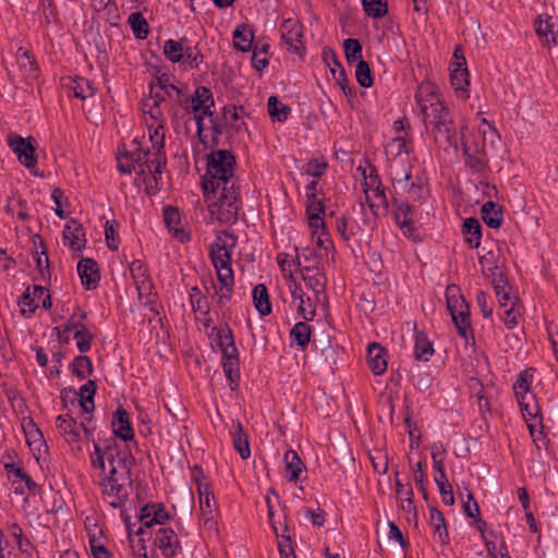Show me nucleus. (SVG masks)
Here are the masks:
<instances>
[{
  "mask_svg": "<svg viewBox=\"0 0 558 558\" xmlns=\"http://www.w3.org/2000/svg\"><path fill=\"white\" fill-rule=\"evenodd\" d=\"M235 158L227 149L211 151L207 156V169L203 178V191L208 210L221 223H232L239 213V192L232 180Z\"/></svg>",
  "mask_w": 558,
  "mask_h": 558,
  "instance_id": "f257e3e1",
  "label": "nucleus"
},
{
  "mask_svg": "<svg viewBox=\"0 0 558 558\" xmlns=\"http://www.w3.org/2000/svg\"><path fill=\"white\" fill-rule=\"evenodd\" d=\"M90 459L92 464L104 473L100 481L132 484V460L128 457L114 456L111 445L101 448L98 442L94 441V454Z\"/></svg>",
  "mask_w": 558,
  "mask_h": 558,
  "instance_id": "f03ea898",
  "label": "nucleus"
},
{
  "mask_svg": "<svg viewBox=\"0 0 558 558\" xmlns=\"http://www.w3.org/2000/svg\"><path fill=\"white\" fill-rule=\"evenodd\" d=\"M363 177V187L365 194V203L371 213V216L365 210L364 223L368 229H374L377 225V220L381 216L384 209V189L381 186V179L378 174L377 169L365 161L364 166L357 168Z\"/></svg>",
  "mask_w": 558,
  "mask_h": 558,
  "instance_id": "7ed1b4c3",
  "label": "nucleus"
},
{
  "mask_svg": "<svg viewBox=\"0 0 558 558\" xmlns=\"http://www.w3.org/2000/svg\"><path fill=\"white\" fill-rule=\"evenodd\" d=\"M192 474L197 486L199 508L202 518L204 520V525L206 529L216 530L217 521L215 520V514L218 511V508L215 496L210 490L208 483H205L201 480V477H203V471L201 466L194 465L192 469Z\"/></svg>",
  "mask_w": 558,
  "mask_h": 558,
  "instance_id": "20e7f679",
  "label": "nucleus"
},
{
  "mask_svg": "<svg viewBox=\"0 0 558 558\" xmlns=\"http://www.w3.org/2000/svg\"><path fill=\"white\" fill-rule=\"evenodd\" d=\"M453 290H458L456 286H449L446 290L448 311L450 312L458 333L463 337L466 342H469L470 338L472 340V344H474L475 338L470 324L469 304L462 298L461 300H453V298H450L449 293Z\"/></svg>",
  "mask_w": 558,
  "mask_h": 558,
  "instance_id": "39448f33",
  "label": "nucleus"
},
{
  "mask_svg": "<svg viewBox=\"0 0 558 558\" xmlns=\"http://www.w3.org/2000/svg\"><path fill=\"white\" fill-rule=\"evenodd\" d=\"M8 145L16 155L19 161L24 165L27 169H34L37 165L36 151V140L33 136L27 138L21 135L10 133L8 135Z\"/></svg>",
  "mask_w": 558,
  "mask_h": 558,
  "instance_id": "423d86ee",
  "label": "nucleus"
},
{
  "mask_svg": "<svg viewBox=\"0 0 558 558\" xmlns=\"http://www.w3.org/2000/svg\"><path fill=\"white\" fill-rule=\"evenodd\" d=\"M392 202L395 206L393 218L397 226L401 229L403 234L414 242L418 241L413 226V209L408 203H398L395 195H392Z\"/></svg>",
  "mask_w": 558,
  "mask_h": 558,
  "instance_id": "0eeeda50",
  "label": "nucleus"
},
{
  "mask_svg": "<svg viewBox=\"0 0 558 558\" xmlns=\"http://www.w3.org/2000/svg\"><path fill=\"white\" fill-rule=\"evenodd\" d=\"M104 500L112 508H121L129 498L132 484L100 481Z\"/></svg>",
  "mask_w": 558,
  "mask_h": 558,
  "instance_id": "6e6552de",
  "label": "nucleus"
},
{
  "mask_svg": "<svg viewBox=\"0 0 558 558\" xmlns=\"http://www.w3.org/2000/svg\"><path fill=\"white\" fill-rule=\"evenodd\" d=\"M423 122L426 129V132L434 129V125H441V123H450L453 120V117L446 106L445 102H436L430 105L429 107H423Z\"/></svg>",
  "mask_w": 558,
  "mask_h": 558,
  "instance_id": "1a4fd4ad",
  "label": "nucleus"
},
{
  "mask_svg": "<svg viewBox=\"0 0 558 558\" xmlns=\"http://www.w3.org/2000/svg\"><path fill=\"white\" fill-rule=\"evenodd\" d=\"M323 61L330 69L332 77L339 84L345 95L351 94L349 80L347 77L344 68L340 63L336 52L330 47H325L322 53Z\"/></svg>",
  "mask_w": 558,
  "mask_h": 558,
  "instance_id": "9d476101",
  "label": "nucleus"
},
{
  "mask_svg": "<svg viewBox=\"0 0 558 558\" xmlns=\"http://www.w3.org/2000/svg\"><path fill=\"white\" fill-rule=\"evenodd\" d=\"M154 543L166 558H172L181 550L179 537L170 527H160Z\"/></svg>",
  "mask_w": 558,
  "mask_h": 558,
  "instance_id": "9b49d317",
  "label": "nucleus"
},
{
  "mask_svg": "<svg viewBox=\"0 0 558 558\" xmlns=\"http://www.w3.org/2000/svg\"><path fill=\"white\" fill-rule=\"evenodd\" d=\"M436 145L445 150L450 147L458 148L457 128L454 121L434 125V129L427 132Z\"/></svg>",
  "mask_w": 558,
  "mask_h": 558,
  "instance_id": "f8f14e48",
  "label": "nucleus"
},
{
  "mask_svg": "<svg viewBox=\"0 0 558 558\" xmlns=\"http://www.w3.org/2000/svg\"><path fill=\"white\" fill-rule=\"evenodd\" d=\"M302 38V25L291 19L284 20L281 25L282 41L295 52H299L303 48Z\"/></svg>",
  "mask_w": 558,
  "mask_h": 558,
  "instance_id": "ddd939ff",
  "label": "nucleus"
},
{
  "mask_svg": "<svg viewBox=\"0 0 558 558\" xmlns=\"http://www.w3.org/2000/svg\"><path fill=\"white\" fill-rule=\"evenodd\" d=\"M493 286L500 308H506L511 304L519 305V298L512 293V287L504 274L500 272L494 278Z\"/></svg>",
  "mask_w": 558,
  "mask_h": 558,
  "instance_id": "4468645a",
  "label": "nucleus"
},
{
  "mask_svg": "<svg viewBox=\"0 0 558 558\" xmlns=\"http://www.w3.org/2000/svg\"><path fill=\"white\" fill-rule=\"evenodd\" d=\"M169 518L163 504H148L141 509L140 521L145 527H150L153 524H165Z\"/></svg>",
  "mask_w": 558,
  "mask_h": 558,
  "instance_id": "2eb2a0df",
  "label": "nucleus"
},
{
  "mask_svg": "<svg viewBox=\"0 0 558 558\" xmlns=\"http://www.w3.org/2000/svg\"><path fill=\"white\" fill-rule=\"evenodd\" d=\"M84 229L76 220L71 219L64 227L62 236L65 244L73 251H81L85 245Z\"/></svg>",
  "mask_w": 558,
  "mask_h": 558,
  "instance_id": "dca6fc26",
  "label": "nucleus"
},
{
  "mask_svg": "<svg viewBox=\"0 0 558 558\" xmlns=\"http://www.w3.org/2000/svg\"><path fill=\"white\" fill-rule=\"evenodd\" d=\"M77 272L87 289L96 288L100 280L98 265L92 258H82L77 264Z\"/></svg>",
  "mask_w": 558,
  "mask_h": 558,
  "instance_id": "f3484780",
  "label": "nucleus"
},
{
  "mask_svg": "<svg viewBox=\"0 0 558 558\" xmlns=\"http://www.w3.org/2000/svg\"><path fill=\"white\" fill-rule=\"evenodd\" d=\"M46 288L43 286H34L33 291L28 287L19 300L21 306V314L29 317L38 307V301L45 295Z\"/></svg>",
  "mask_w": 558,
  "mask_h": 558,
  "instance_id": "a211bd4d",
  "label": "nucleus"
},
{
  "mask_svg": "<svg viewBox=\"0 0 558 558\" xmlns=\"http://www.w3.org/2000/svg\"><path fill=\"white\" fill-rule=\"evenodd\" d=\"M415 100L423 112V107H429L436 102H444L438 94L437 86L432 82H423L418 85L415 93Z\"/></svg>",
  "mask_w": 558,
  "mask_h": 558,
  "instance_id": "6ab92c4d",
  "label": "nucleus"
},
{
  "mask_svg": "<svg viewBox=\"0 0 558 558\" xmlns=\"http://www.w3.org/2000/svg\"><path fill=\"white\" fill-rule=\"evenodd\" d=\"M111 425L113 434L122 440H131L134 437L133 429L129 422V414L123 408L119 407L117 409Z\"/></svg>",
  "mask_w": 558,
  "mask_h": 558,
  "instance_id": "aec40b11",
  "label": "nucleus"
},
{
  "mask_svg": "<svg viewBox=\"0 0 558 558\" xmlns=\"http://www.w3.org/2000/svg\"><path fill=\"white\" fill-rule=\"evenodd\" d=\"M429 524L434 530V535L438 537L441 545L450 542L446 520L442 512L435 506L429 507Z\"/></svg>",
  "mask_w": 558,
  "mask_h": 558,
  "instance_id": "412c9836",
  "label": "nucleus"
},
{
  "mask_svg": "<svg viewBox=\"0 0 558 558\" xmlns=\"http://www.w3.org/2000/svg\"><path fill=\"white\" fill-rule=\"evenodd\" d=\"M56 425L68 442H74L78 439L80 426L70 414L59 415L56 418Z\"/></svg>",
  "mask_w": 558,
  "mask_h": 558,
  "instance_id": "4be33fe9",
  "label": "nucleus"
},
{
  "mask_svg": "<svg viewBox=\"0 0 558 558\" xmlns=\"http://www.w3.org/2000/svg\"><path fill=\"white\" fill-rule=\"evenodd\" d=\"M398 163L390 162L388 165L389 170V177L392 182V186L395 189V193L398 194V189L400 190H407L409 186H413V183L409 184V180L411 179V169L407 163L402 165L403 170L398 171L397 168Z\"/></svg>",
  "mask_w": 558,
  "mask_h": 558,
  "instance_id": "5701e85b",
  "label": "nucleus"
},
{
  "mask_svg": "<svg viewBox=\"0 0 558 558\" xmlns=\"http://www.w3.org/2000/svg\"><path fill=\"white\" fill-rule=\"evenodd\" d=\"M384 347L378 342H372L367 345L366 360L369 369L374 375L384 374Z\"/></svg>",
  "mask_w": 558,
  "mask_h": 558,
  "instance_id": "b1692460",
  "label": "nucleus"
},
{
  "mask_svg": "<svg viewBox=\"0 0 558 558\" xmlns=\"http://www.w3.org/2000/svg\"><path fill=\"white\" fill-rule=\"evenodd\" d=\"M410 129V123L408 118L398 119L392 124V131L396 133V136L391 140L390 146H397V155L400 156L404 150L407 140L409 137L408 130Z\"/></svg>",
  "mask_w": 558,
  "mask_h": 558,
  "instance_id": "393cba45",
  "label": "nucleus"
},
{
  "mask_svg": "<svg viewBox=\"0 0 558 558\" xmlns=\"http://www.w3.org/2000/svg\"><path fill=\"white\" fill-rule=\"evenodd\" d=\"M414 328H416V325H414ZM414 354L417 360L425 362L429 361L434 354L433 343L428 340L424 331L417 329H415Z\"/></svg>",
  "mask_w": 558,
  "mask_h": 558,
  "instance_id": "a878e982",
  "label": "nucleus"
},
{
  "mask_svg": "<svg viewBox=\"0 0 558 558\" xmlns=\"http://www.w3.org/2000/svg\"><path fill=\"white\" fill-rule=\"evenodd\" d=\"M308 204L306 207V214L308 217L310 226L314 229L324 227L322 215L324 214V206L320 199L316 197V194H308Z\"/></svg>",
  "mask_w": 558,
  "mask_h": 558,
  "instance_id": "bb28decb",
  "label": "nucleus"
},
{
  "mask_svg": "<svg viewBox=\"0 0 558 558\" xmlns=\"http://www.w3.org/2000/svg\"><path fill=\"white\" fill-rule=\"evenodd\" d=\"M463 233L466 234L465 242L471 248H476L481 244L482 226L478 219L470 217L463 222Z\"/></svg>",
  "mask_w": 558,
  "mask_h": 558,
  "instance_id": "cd10ccee",
  "label": "nucleus"
},
{
  "mask_svg": "<svg viewBox=\"0 0 558 558\" xmlns=\"http://www.w3.org/2000/svg\"><path fill=\"white\" fill-rule=\"evenodd\" d=\"M482 219L486 226L493 229H497L502 222L501 208L498 207L494 202H486L481 209Z\"/></svg>",
  "mask_w": 558,
  "mask_h": 558,
  "instance_id": "c85d7f7f",
  "label": "nucleus"
},
{
  "mask_svg": "<svg viewBox=\"0 0 558 558\" xmlns=\"http://www.w3.org/2000/svg\"><path fill=\"white\" fill-rule=\"evenodd\" d=\"M252 294L256 311L263 316L269 315L271 313V304L266 286L263 283L255 286Z\"/></svg>",
  "mask_w": 558,
  "mask_h": 558,
  "instance_id": "c756f323",
  "label": "nucleus"
},
{
  "mask_svg": "<svg viewBox=\"0 0 558 558\" xmlns=\"http://www.w3.org/2000/svg\"><path fill=\"white\" fill-rule=\"evenodd\" d=\"M187 44V38H181L180 40L168 39L163 44L162 52L165 57L173 62H180L184 58V49Z\"/></svg>",
  "mask_w": 558,
  "mask_h": 558,
  "instance_id": "7c9ffc66",
  "label": "nucleus"
},
{
  "mask_svg": "<svg viewBox=\"0 0 558 558\" xmlns=\"http://www.w3.org/2000/svg\"><path fill=\"white\" fill-rule=\"evenodd\" d=\"M234 429L231 432L233 446L240 453L242 459H247L251 456L250 444L247 435L243 430V426L240 422L233 423Z\"/></svg>",
  "mask_w": 558,
  "mask_h": 558,
  "instance_id": "2f4dec72",
  "label": "nucleus"
},
{
  "mask_svg": "<svg viewBox=\"0 0 558 558\" xmlns=\"http://www.w3.org/2000/svg\"><path fill=\"white\" fill-rule=\"evenodd\" d=\"M296 251V265L301 267V271L313 272L318 265L317 254L310 247L298 248Z\"/></svg>",
  "mask_w": 558,
  "mask_h": 558,
  "instance_id": "473e14b6",
  "label": "nucleus"
},
{
  "mask_svg": "<svg viewBox=\"0 0 558 558\" xmlns=\"http://www.w3.org/2000/svg\"><path fill=\"white\" fill-rule=\"evenodd\" d=\"M155 86H158L169 97H173V95L175 94L177 100L180 104H183V101L181 99V97L183 95L182 89L171 83V77L169 74L162 73L161 75L156 76L155 81H153L149 85L150 93L154 92Z\"/></svg>",
  "mask_w": 558,
  "mask_h": 558,
  "instance_id": "72a5a7b5",
  "label": "nucleus"
},
{
  "mask_svg": "<svg viewBox=\"0 0 558 558\" xmlns=\"http://www.w3.org/2000/svg\"><path fill=\"white\" fill-rule=\"evenodd\" d=\"M284 464L288 472V481L296 482L300 478V474L304 469V464L301 461L299 454L294 450H288L284 453Z\"/></svg>",
  "mask_w": 558,
  "mask_h": 558,
  "instance_id": "f704fd0d",
  "label": "nucleus"
},
{
  "mask_svg": "<svg viewBox=\"0 0 558 558\" xmlns=\"http://www.w3.org/2000/svg\"><path fill=\"white\" fill-rule=\"evenodd\" d=\"M253 32L244 24L239 25L233 32V45L235 49L246 52L251 50Z\"/></svg>",
  "mask_w": 558,
  "mask_h": 558,
  "instance_id": "c9c22d12",
  "label": "nucleus"
},
{
  "mask_svg": "<svg viewBox=\"0 0 558 558\" xmlns=\"http://www.w3.org/2000/svg\"><path fill=\"white\" fill-rule=\"evenodd\" d=\"M96 392V384L94 380H88L84 384L80 391H77V397H80L78 403L84 412L90 413L94 411V396Z\"/></svg>",
  "mask_w": 558,
  "mask_h": 558,
  "instance_id": "e433bc0d",
  "label": "nucleus"
},
{
  "mask_svg": "<svg viewBox=\"0 0 558 558\" xmlns=\"http://www.w3.org/2000/svg\"><path fill=\"white\" fill-rule=\"evenodd\" d=\"M451 84L457 93H461L462 98H468L469 93L465 86L469 85V72L468 68H456L450 73Z\"/></svg>",
  "mask_w": 558,
  "mask_h": 558,
  "instance_id": "4c0bfd02",
  "label": "nucleus"
},
{
  "mask_svg": "<svg viewBox=\"0 0 558 558\" xmlns=\"http://www.w3.org/2000/svg\"><path fill=\"white\" fill-rule=\"evenodd\" d=\"M267 107L271 119L278 122H284L291 112V108L288 105L281 104L277 96L268 98Z\"/></svg>",
  "mask_w": 558,
  "mask_h": 558,
  "instance_id": "58836bf2",
  "label": "nucleus"
},
{
  "mask_svg": "<svg viewBox=\"0 0 558 558\" xmlns=\"http://www.w3.org/2000/svg\"><path fill=\"white\" fill-rule=\"evenodd\" d=\"M163 219L167 227L170 230H173L175 238H178L181 242H184L189 239L187 234L182 229L177 227V225L180 222V215L175 208L166 207L163 210Z\"/></svg>",
  "mask_w": 558,
  "mask_h": 558,
  "instance_id": "ea45409f",
  "label": "nucleus"
},
{
  "mask_svg": "<svg viewBox=\"0 0 558 558\" xmlns=\"http://www.w3.org/2000/svg\"><path fill=\"white\" fill-rule=\"evenodd\" d=\"M189 101H191L193 112L199 111L202 106L206 105L207 102L214 105L213 94L210 89L205 86L197 87L194 95L190 99L185 100L186 104Z\"/></svg>",
  "mask_w": 558,
  "mask_h": 558,
  "instance_id": "a19ab883",
  "label": "nucleus"
},
{
  "mask_svg": "<svg viewBox=\"0 0 558 558\" xmlns=\"http://www.w3.org/2000/svg\"><path fill=\"white\" fill-rule=\"evenodd\" d=\"M216 270L217 277L221 284H233V271L231 268V256L227 258H222V260H217L213 263Z\"/></svg>",
  "mask_w": 558,
  "mask_h": 558,
  "instance_id": "79ce46f5",
  "label": "nucleus"
},
{
  "mask_svg": "<svg viewBox=\"0 0 558 558\" xmlns=\"http://www.w3.org/2000/svg\"><path fill=\"white\" fill-rule=\"evenodd\" d=\"M290 336L299 347L304 349L311 340V327L305 322H299L291 329Z\"/></svg>",
  "mask_w": 558,
  "mask_h": 558,
  "instance_id": "37998d69",
  "label": "nucleus"
},
{
  "mask_svg": "<svg viewBox=\"0 0 558 558\" xmlns=\"http://www.w3.org/2000/svg\"><path fill=\"white\" fill-rule=\"evenodd\" d=\"M16 59L20 68L23 71H25L27 76L31 78H35L37 75L38 65L33 60L29 52L27 50L20 48L16 54Z\"/></svg>",
  "mask_w": 558,
  "mask_h": 558,
  "instance_id": "c03bdc74",
  "label": "nucleus"
},
{
  "mask_svg": "<svg viewBox=\"0 0 558 558\" xmlns=\"http://www.w3.org/2000/svg\"><path fill=\"white\" fill-rule=\"evenodd\" d=\"M532 379H533V375L526 369V371H522L514 385H513V389H514V392H515V397L517 399H526L527 398V393L530 392V386L532 384Z\"/></svg>",
  "mask_w": 558,
  "mask_h": 558,
  "instance_id": "a18cd8bd",
  "label": "nucleus"
},
{
  "mask_svg": "<svg viewBox=\"0 0 558 558\" xmlns=\"http://www.w3.org/2000/svg\"><path fill=\"white\" fill-rule=\"evenodd\" d=\"M68 87L71 92H73L75 97L81 98V99H86L94 95L93 86L85 78L71 80Z\"/></svg>",
  "mask_w": 558,
  "mask_h": 558,
  "instance_id": "49530a36",
  "label": "nucleus"
},
{
  "mask_svg": "<svg viewBox=\"0 0 558 558\" xmlns=\"http://www.w3.org/2000/svg\"><path fill=\"white\" fill-rule=\"evenodd\" d=\"M131 28L138 39H145L148 35V23L140 12H134L129 16Z\"/></svg>",
  "mask_w": 558,
  "mask_h": 558,
  "instance_id": "de8ad7c7",
  "label": "nucleus"
},
{
  "mask_svg": "<svg viewBox=\"0 0 558 558\" xmlns=\"http://www.w3.org/2000/svg\"><path fill=\"white\" fill-rule=\"evenodd\" d=\"M154 148H157L156 159L153 161V163H156L154 169V177L153 180L156 184L155 189L158 190V178L157 174L162 173V168L166 166L167 159L165 156V153L162 151L165 146V135H161L160 140H156V142L153 144Z\"/></svg>",
  "mask_w": 558,
  "mask_h": 558,
  "instance_id": "09e8293b",
  "label": "nucleus"
},
{
  "mask_svg": "<svg viewBox=\"0 0 558 558\" xmlns=\"http://www.w3.org/2000/svg\"><path fill=\"white\" fill-rule=\"evenodd\" d=\"M72 371L80 378L85 379L93 372V364L88 356H76L72 362Z\"/></svg>",
  "mask_w": 558,
  "mask_h": 558,
  "instance_id": "8fccbe9b",
  "label": "nucleus"
},
{
  "mask_svg": "<svg viewBox=\"0 0 558 558\" xmlns=\"http://www.w3.org/2000/svg\"><path fill=\"white\" fill-rule=\"evenodd\" d=\"M347 61L353 63L362 60V45L357 39L348 38L343 41Z\"/></svg>",
  "mask_w": 558,
  "mask_h": 558,
  "instance_id": "3c124183",
  "label": "nucleus"
},
{
  "mask_svg": "<svg viewBox=\"0 0 558 558\" xmlns=\"http://www.w3.org/2000/svg\"><path fill=\"white\" fill-rule=\"evenodd\" d=\"M271 525H272L274 532L276 533L277 537H281L282 538V541H280L278 543V548H279V553H280L281 558H290V557H292V555H295L294 550H293V547L291 545V537H290V535H286V532L288 531L287 523H284L283 533L282 534H280L278 532V529L275 525V523H272Z\"/></svg>",
  "mask_w": 558,
  "mask_h": 558,
  "instance_id": "603ef678",
  "label": "nucleus"
},
{
  "mask_svg": "<svg viewBox=\"0 0 558 558\" xmlns=\"http://www.w3.org/2000/svg\"><path fill=\"white\" fill-rule=\"evenodd\" d=\"M304 281L307 283V286L315 291L316 294L323 292L325 290L326 280L324 276L318 270V267H316V270L313 272L307 271H301Z\"/></svg>",
  "mask_w": 558,
  "mask_h": 558,
  "instance_id": "864d4df0",
  "label": "nucleus"
},
{
  "mask_svg": "<svg viewBox=\"0 0 558 558\" xmlns=\"http://www.w3.org/2000/svg\"><path fill=\"white\" fill-rule=\"evenodd\" d=\"M356 81L363 87H371L373 84V77L371 74L369 65L366 61L360 60L356 65L355 72Z\"/></svg>",
  "mask_w": 558,
  "mask_h": 558,
  "instance_id": "5fc2aeb1",
  "label": "nucleus"
},
{
  "mask_svg": "<svg viewBox=\"0 0 558 558\" xmlns=\"http://www.w3.org/2000/svg\"><path fill=\"white\" fill-rule=\"evenodd\" d=\"M74 338L76 339V345L81 353H85L90 349V342L94 336L86 328V326H81L74 333Z\"/></svg>",
  "mask_w": 558,
  "mask_h": 558,
  "instance_id": "6e6d98bb",
  "label": "nucleus"
},
{
  "mask_svg": "<svg viewBox=\"0 0 558 558\" xmlns=\"http://www.w3.org/2000/svg\"><path fill=\"white\" fill-rule=\"evenodd\" d=\"M184 61L187 62V64L192 69H197L199 64L203 62L204 57L201 53V51L197 49L196 46H191L190 41L187 40V44L184 49Z\"/></svg>",
  "mask_w": 558,
  "mask_h": 558,
  "instance_id": "4d7b16f0",
  "label": "nucleus"
},
{
  "mask_svg": "<svg viewBox=\"0 0 558 558\" xmlns=\"http://www.w3.org/2000/svg\"><path fill=\"white\" fill-rule=\"evenodd\" d=\"M502 310L504 312L500 314V318L502 319L504 324L508 329L514 328L518 325V317L520 315L519 305L511 304V306Z\"/></svg>",
  "mask_w": 558,
  "mask_h": 558,
  "instance_id": "13d9d810",
  "label": "nucleus"
},
{
  "mask_svg": "<svg viewBox=\"0 0 558 558\" xmlns=\"http://www.w3.org/2000/svg\"><path fill=\"white\" fill-rule=\"evenodd\" d=\"M222 120H223V124L227 126H230L236 131L240 130L241 128V123H239V120H240V116L238 113V109L233 106H226L223 107L222 109Z\"/></svg>",
  "mask_w": 558,
  "mask_h": 558,
  "instance_id": "bf43d9fd",
  "label": "nucleus"
},
{
  "mask_svg": "<svg viewBox=\"0 0 558 558\" xmlns=\"http://www.w3.org/2000/svg\"><path fill=\"white\" fill-rule=\"evenodd\" d=\"M23 430L25 433L27 444L31 447L41 442L43 435L32 420H29L26 424H23Z\"/></svg>",
  "mask_w": 558,
  "mask_h": 558,
  "instance_id": "052dcab7",
  "label": "nucleus"
},
{
  "mask_svg": "<svg viewBox=\"0 0 558 558\" xmlns=\"http://www.w3.org/2000/svg\"><path fill=\"white\" fill-rule=\"evenodd\" d=\"M463 153L466 157L465 163L471 169L475 171H482L485 168V157L483 154H474L470 153V148L466 145H463Z\"/></svg>",
  "mask_w": 558,
  "mask_h": 558,
  "instance_id": "680f3d73",
  "label": "nucleus"
},
{
  "mask_svg": "<svg viewBox=\"0 0 558 558\" xmlns=\"http://www.w3.org/2000/svg\"><path fill=\"white\" fill-rule=\"evenodd\" d=\"M231 256L230 252L227 248L226 243L221 241V238L218 236L217 242L211 244L210 246V257L213 263L217 260H222V258H227Z\"/></svg>",
  "mask_w": 558,
  "mask_h": 558,
  "instance_id": "e2e57ef3",
  "label": "nucleus"
},
{
  "mask_svg": "<svg viewBox=\"0 0 558 558\" xmlns=\"http://www.w3.org/2000/svg\"><path fill=\"white\" fill-rule=\"evenodd\" d=\"M385 29H386V38L389 40L390 38H388V33H391V40L395 43V45L398 47L400 44H404V40L401 38V36L399 35L400 33V28L399 26L393 23L392 19L388 15V9L386 8V26H385Z\"/></svg>",
  "mask_w": 558,
  "mask_h": 558,
  "instance_id": "0e129e2a",
  "label": "nucleus"
},
{
  "mask_svg": "<svg viewBox=\"0 0 558 558\" xmlns=\"http://www.w3.org/2000/svg\"><path fill=\"white\" fill-rule=\"evenodd\" d=\"M388 527H389V532H388V537L390 541H396L398 542V544L401 546L402 549H407L410 545L408 538L404 537L403 533L401 532V530L399 529V526L390 521L388 522Z\"/></svg>",
  "mask_w": 558,
  "mask_h": 558,
  "instance_id": "69168bd1",
  "label": "nucleus"
},
{
  "mask_svg": "<svg viewBox=\"0 0 558 558\" xmlns=\"http://www.w3.org/2000/svg\"><path fill=\"white\" fill-rule=\"evenodd\" d=\"M366 265L368 266L369 270L377 277L381 276V272L384 270V263L381 260V256L379 253L373 252L369 253L366 258Z\"/></svg>",
  "mask_w": 558,
  "mask_h": 558,
  "instance_id": "338daca9",
  "label": "nucleus"
},
{
  "mask_svg": "<svg viewBox=\"0 0 558 558\" xmlns=\"http://www.w3.org/2000/svg\"><path fill=\"white\" fill-rule=\"evenodd\" d=\"M12 536L16 539L17 547L22 553H27L31 542L23 535L22 529L17 524L11 525Z\"/></svg>",
  "mask_w": 558,
  "mask_h": 558,
  "instance_id": "774afa93",
  "label": "nucleus"
}]
</instances>
